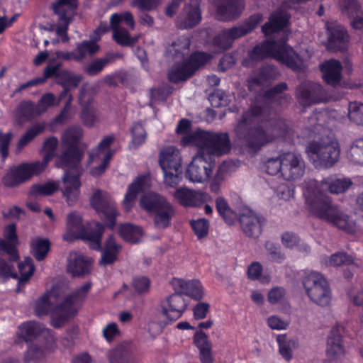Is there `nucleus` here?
<instances>
[{
  "mask_svg": "<svg viewBox=\"0 0 363 363\" xmlns=\"http://www.w3.org/2000/svg\"><path fill=\"white\" fill-rule=\"evenodd\" d=\"M352 184L350 179L335 176L323 178L320 182L315 179L310 180L306 184L303 194L311 213L348 233H354L355 223L334 205L330 197L324 193V190L328 189L331 194H342Z\"/></svg>",
  "mask_w": 363,
  "mask_h": 363,
  "instance_id": "obj_1",
  "label": "nucleus"
},
{
  "mask_svg": "<svg viewBox=\"0 0 363 363\" xmlns=\"http://www.w3.org/2000/svg\"><path fill=\"white\" fill-rule=\"evenodd\" d=\"M269 110V106L260 101L253 102L247 111L243 112L235 128L238 138L245 147L255 152L272 143L279 138H285L289 130L285 120L273 118L264 123L252 126V118L264 116Z\"/></svg>",
  "mask_w": 363,
  "mask_h": 363,
  "instance_id": "obj_2",
  "label": "nucleus"
},
{
  "mask_svg": "<svg viewBox=\"0 0 363 363\" xmlns=\"http://www.w3.org/2000/svg\"><path fill=\"white\" fill-rule=\"evenodd\" d=\"M90 203L104 223L96 221L88 224L77 239L88 241L91 249L100 250L102 249L101 241L105 227L111 230L115 228L118 212L116 202L108 194L101 190L94 193L90 199Z\"/></svg>",
  "mask_w": 363,
  "mask_h": 363,
  "instance_id": "obj_3",
  "label": "nucleus"
},
{
  "mask_svg": "<svg viewBox=\"0 0 363 363\" xmlns=\"http://www.w3.org/2000/svg\"><path fill=\"white\" fill-rule=\"evenodd\" d=\"M269 57L276 59L294 72H300L302 69V60L291 46L285 41L278 43L270 40H265L254 46L248 51L247 57L242 60V65L248 67L255 62H261Z\"/></svg>",
  "mask_w": 363,
  "mask_h": 363,
  "instance_id": "obj_4",
  "label": "nucleus"
},
{
  "mask_svg": "<svg viewBox=\"0 0 363 363\" xmlns=\"http://www.w3.org/2000/svg\"><path fill=\"white\" fill-rule=\"evenodd\" d=\"M83 157L84 151L80 147H62L55 161L57 167L65 169L62 177L65 184L63 195L69 206H72L79 196Z\"/></svg>",
  "mask_w": 363,
  "mask_h": 363,
  "instance_id": "obj_5",
  "label": "nucleus"
},
{
  "mask_svg": "<svg viewBox=\"0 0 363 363\" xmlns=\"http://www.w3.org/2000/svg\"><path fill=\"white\" fill-rule=\"evenodd\" d=\"M184 142H191L199 147V152L215 162L213 156H222L228 154L231 150V143L228 133L210 132L206 130H196L187 138Z\"/></svg>",
  "mask_w": 363,
  "mask_h": 363,
  "instance_id": "obj_6",
  "label": "nucleus"
},
{
  "mask_svg": "<svg viewBox=\"0 0 363 363\" xmlns=\"http://www.w3.org/2000/svg\"><path fill=\"white\" fill-rule=\"evenodd\" d=\"M306 152L315 168L327 169L338 161L340 147L336 139L327 135L308 143Z\"/></svg>",
  "mask_w": 363,
  "mask_h": 363,
  "instance_id": "obj_7",
  "label": "nucleus"
},
{
  "mask_svg": "<svg viewBox=\"0 0 363 363\" xmlns=\"http://www.w3.org/2000/svg\"><path fill=\"white\" fill-rule=\"evenodd\" d=\"M140 204L152 216L155 227L164 229L170 225L175 210L165 196L156 192H148L141 197Z\"/></svg>",
  "mask_w": 363,
  "mask_h": 363,
  "instance_id": "obj_8",
  "label": "nucleus"
},
{
  "mask_svg": "<svg viewBox=\"0 0 363 363\" xmlns=\"http://www.w3.org/2000/svg\"><path fill=\"white\" fill-rule=\"evenodd\" d=\"M262 21V15L257 13L250 16L239 26L221 30L213 37V45L220 51L230 49L235 40L251 33Z\"/></svg>",
  "mask_w": 363,
  "mask_h": 363,
  "instance_id": "obj_9",
  "label": "nucleus"
},
{
  "mask_svg": "<svg viewBox=\"0 0 363 363\" xmlns=\"http://www.w3.org/2000/svg\"><path fill=\"white\" fill-rule=\"evenodd\" d=\"M211 59L212 55L208 52L194 51L185 60L174 64L168 72V80L174 84L186 81Z\"/></svg>",
  "mask_w": 363,
  "mask_h": 363,
  "instance_id": "obj_10",
  "label": "nucleus"
},
{
  "mask_svg": "<svg viewBox=\"0 0 363 363\" xmlns=\"http://www.w3.org/2000/svg\"><path fill=\"white\" fill-rule=\"evenodd\" d=\"M303 285L313 302L320 306H326L330 303V289L326 279L320 273L311 272L304 277Z\"/></svg>",
  "mask_w": 363,
  "mask_h": 363,
  "instance_id": "obj_11",
  "label": "nucleus"
},
{
  "mask_svg": "<svg viewBox=\"0 0 363 363\" xmlns=\"http://www.w3.org/2000/svg\"><path fill=\"white\" fill-rule=\"evenodd\" d=\"M296 97L301 106L308 107L326 101L328 99V94L320 84L305 81L297 86Z\"/></svg>",
  "mask_w": 363,
  "mask_h": 363,
  "instance_id": "obj_12",
  "label": "nucleus"
},
{
  "mask_svg": "<svg viewBox=\"0 0 363 363\" xmlns=\"http://www.w3.org/2000/svg\"><path fill=\"white\" fill-rule=\"evenodd\" d=\"M214 167V161L207 159L203 153L198 151L189 164L185 177L192 182H203L211 177Z\"/></svg>",
  "mask_w": 363,
  "mask_h": 363,
  "instance_id": "obj_13",
  "label": "nucleus"
},
{
  "mask_svg": "<svg viewBox=\"0 0 363 363\" xmlns=\"http://www.w3.org/2000/svg\"><path fill=\"white\" fill-rule=\"evenodd\" d=\"M100 50L96 42L91 40H84L77 43L72 51L57 50L55 52L56 58L61 61H74L82 62L86 57H92Z\"/></svg>",
  "mask_w": 363,
  "mask_h": 363,
  "instance_id": "obj_14",
  "label": "nucleus"
},
{
  "mask_svg": "<svg viewBox=\"0 0 363 363\" xmlns=\"http://www.w3.org/2000/svg\"><path fill=\"white\" fill-rule=\"evenodd\" d=\"M281 177L287 181L301 178L305 172L304 162L299 154L285 152L281 155Z\"/></svg>",
  "mask_w": 363,
  "mask_h": 363,
  "instance_id": "obj_15",
  "label": "nucleus"
},
{
  "mask_svg": "<svg viewBox=\"0 0 363 363\" xmlns=\"http://www.w3.org/2000/svg\"><path fill=\"white\" fill-rule=\"evenodd\" d=\"M326 32L328 50L337 52L347 49L350 37L344 26L337 22L327 23Z\"/></svg>",
  "mask_w": 363,
  "mask_h": 363,
  "instance_id": "obj_16",
  "label": "nucleus"
},
{
  "mask_svg": "<svg viewBox=\"0 0 363 363\" xmlns=\"http://www.w3.org/2000/svg\"><path fill=\"white\" fill-rule=\"evenodd\" d=\"M36 176L29 162H23L11 167L1 179L2 184L8 188L17 187Z\"/></svg>",
  "mask_w": 363,
  "mask_h": 363,
  "instance_id": "obj_17",
  "label": "nucleus"
},
{
  "mask_svg": "<svg viewBox=\"0 0 363 363\" xmlns=\"http://www.w3.org/2000/svg\"><path fill=\"white\" fill-rule=\"evenodd\" d=\"M200 2L201 0H189L184 5L177 20V26L179 29L193 28L200 23L202 19Z\"/></svg>",
  "mask_w": 363,
  "mask_h": 363,
  "instance_id": "obj_18",
  "label": "nucleus"
},
{
  "mask_svg": "<svg viewBox=\"0 0 363 363\" xmlns=\"http://www.w3.org/2000/svg\"><path fill=\"white\" fill-rule=\"evenodd\" d=\"M16 229V224L14 223L6 225L4 228V239H0V251L9 256L10 262H16L20 259L17 247L19 240Z\"/></svg>",
  "mask_w": 363,
  "mask_h": 363,
  "instance_id": "obj_19",
  "label": "nucleus"
},
{
  "mask_svg": "<svg viewBox=\"0 0 363 363\" xmlns=\"http://www.w3.org/2000/svg\"><path fill=\"white\" fill-rule=\"evenodd\" d=\"M216 16L219 21H230L240 16L245 4L242 0H215Z\"/></svg>",
  "mask_w": 363,
  "mask_h": 363,
  "instance_id": "obj_20",
  "label": "nucleus"
},
{
  "mask_svg": "<svg viewBox=\"0 0 363 363\" xmlns=\"http://www.w3.org/2000/svg\"><path fill=\"white\" fill-rule=\"evenodd\" d=\"M173 196L179 204L185 207L200 206L211 199L207 193L186 187L177 189Z\"/></svg>",
  "mask_w": 363,
  "mask_h": 363,
  "instance_id": "obj_21",
  "label": "nucleus"
},
{
  "mask_svg": "<svg viewBox=\"0 0 363 363\" xmlns=\"http://www.w3.org/2000/svg\"><path fill=\"white\" fill-rule=\"evenodd\" d=\"M241 228L246 236L249 238H258L261 233L264 218L258 216L251 210L242 213L239 218Z\"/></svg>",
  "mask_w": 363,
  "mask_h": 363,
  "instance_id": "obj_22",
  "label": "nucleus"
},
{
  "mask_svg": "<svg viewBox=\"0 0 363 363\" xmlns=\"http://www.w3.org/2000/svg\"><path fill=\"white\" fill-rule=\"evenodd\" d=\"M166 303L167 306H162V314L172 321L179 319L187 307V302L180 292L169 295Z\"/></svg>",
  "mask_w": 363,
  "mask_h": 363,
  "instance_id": "obj_23",
  "label": "nucleus"
},
{
  "mask_svg": "<svg viewBox=\"0 0 363 363\" xmlns=\"http://www.w3.org/2000/svg\"><path fill=\"white\" fill-rule=\"evenodd\" d=\"M78 309L65 298L63 301L55 306L51 311V325L55 328H60L70 318H74Z\"/></svg>",
  "mask_w": 363,
  "mask_h": 363,
  "instance_id": "obj_24",
  "label": "nucleus"
},
{
  "mask_svg": "<svg viewBox=\"0 0 363 363\" xmlns=\"http://www.w3.org/2000/svg\"><path fill=\"white\" fill-rule=\"evenodd\" d=\"M322 77L325 84L333 87L339 85L342 79V66L341 62L335 59L325 60L320 65Z\"/></svg>",
  "mask_w": 363,
  "mask_h": 363,
  "instance_id": "obj_25",
  "label": "nucleus"
},
{
  "mask_svg": "<svg viewBox=\"0 0 363 363\" xmlns=\"http://www.w3.org/2000/svg\"><path fill=\"white\" fill-rule=\"evenodd\" d=\"M345 353V349L342 345V335L337 328H333L327 340V357L333 361L341 362Z\"/></svg>",
  "mask_w": 363,
  "mask_h": 363,
  "instance_id": "obj_26",
  "label": "nucleus"
},
{
  "mask_svg": "<svg viewBox=\"0 0 363 363\" xmlns=\"http://www.w3.org/2000/svg\"><path fill=\"white\" fill-rule=\"evenodd\" d=\"M159 163L162 170H174L182 169V157L177 148L168 146L161 150Z\"/></svg>",
  "mask_w": 363,
  "mask_h": 363,
  "instance_id": "obj_27",
  "label": "nucleus"
},
{
  "mask_svg": "<svg viewBox=\"0 0 363 363\" xmlns=\"http://www.w3.org/2000/svg\"><path fill=\"white\" fill-rule=\"evenodd\" d=\"M122 250V246L117 243L115 236L109 235L104 242L101 252V257L99 263L102 266L113 264L118 259V255Z\"/></svg>",
  "mask_w": 363,
  "mask_h": 363,
  "instance_id": "obj_28",
  "label": "nucleus"
},
{
  "mask_svg": "<svg viewBox=\"0 0 363 363\" xmlns=\"http://www.w3.org/2000/svg\"><path fill=\"white\" fill-rule=\"evenodd\" d=\"M175 282L177 283V286H179L180 289L179 292L182 296L185 295L196 301H200L205 296L204 288L199 280H184L178 279L175 280Z\"/></svg>",
  "mask_w": 363,
  "mask_h": 363,
  "instance_id": "obj_29",
  "label": "nucleus"
},
{
  "mask_svg": "<svg viewBox=\"0 0 363 363\" xmlns=\"http://www.w3.org/2000/svg\"><path fill=\"white\" fill-rule=\"evenodd\" d=\"M147 180V175L140 174L128 185L123 201V206L125 211L128 212L133 208L135 201L139 193L143 190Z\"/></svg>",
  "mask_w": 363,
  "mask_h": 363,
  "instance_id": "obj_30",
  "label": "nucleus"
},
{
  "mask_svg": "<svg viewBox=\"0 0 363 363\" xmlns=\"http://www.w3.org/2000/svg\"><path fill=\"white\" fill-rule=\"evenodd\" d=\"M342 13L350 19L351 26L354 29L363 30V17L358 16L360 6L357 0H340Z\"/></svg>",
  "mask_w": 363,
  "mask_h": 363,
  "instance_id": "obj_31",
  "label": "nucleus"
},
{
  "mask_svg": "<svg viewBox=\"0 0 363 363\" xmlns=\"http://www.w3.org/2000/svg\"><path fill=\"white\" fill-rule=\"evenodd\" d=\"M108 358L110 363H139V359L124 345H119L111 350Z\"/></svg>",
  "mask_w": 363,
  "mask_h": 363,
  "instance_id": "obj_32",
  "label": "nucleus"
},
{
  "mask_svg": "<svg viewBox=\"0 0 363 363\" xmlns=\"http://www.w3.org/2000/svg\"><path fill=\"white\" fill-rule=\"evenodd\" d=\"M67 235L65 239L75 240L84 229L82 217L77 212H72L67 216Z\"/></svg>",
  "mask_w": 363,
  "mask_h": 363,
  "instance_id": "obj_33",
  "label": "nucleus"
},
{
  "mask_svg": "<svg viewBox=\"0 0 363 363\" xmlns=\"http://www.w3.org/2000/svg\"><path fill=\"white\" fill-rule=\"evenodd\" d=\"M51 242L48 238L35 237L30 240V252L38 261L44 260L50 250Z\"/></svg>",
  "mask_w": 363,
  "mask_h": 363,
  "instance_id": "obj_34",
  "label": "nucleus"
},
{
  "mask_svg": "<svg viewBox=\"0 0 363 363\" xmlns=\"http://www.w3.org/2000/svg\"><path fill=\"white\" fill-rule=\"evenodd\" d=\"M43 332L40 325L35 321H27L18 326V337L26 342H31Z\"/></svg>",
  "mask_w": 363,
  "mask_h": 363,
  "instance_id": "obj_35",
  "label": "nucleus"
},
{
  "mask_svg": "<svg viewBox=\"0 0 363 363\" xmlns=\"http://www.w3.org/2000/svg\"><path fill=\"white\" fill-rule=\"evenodd\" d=\"M289 23V18L281 13H273L270 16L269 21L262 26V32L268 35L279 32L286 28Z\"/></svg>",
  "mask_w": 363,
  "mask_h": 363,
  "instance_id": "obj_36",
  "label": "nucleus"
},
{
  "mask_svg": "<svg viewBox=\"0 0 363 363\" xmlns=\"http://www.w3.org/2000/svg\"><path fill=\"white\" fill-rule=\"evenodd\" d=\"M91 263L82 255L69 259L67 272L72 277H83L90 273Z\"/></svg>",
  "mask_w": 363,
  "mask_h": 363,
  "instance_id": "obj_37",
  "label": "nucleus"
},
{
  "mask_svg": "<svg viewBox=\"0 0 363 363\" xmlns=\"http://www.w3.org/2000/svg\"><path fill=\"white\" fill-rule=\"evenodd\" d=\"M15 115L18 122H23L30 121L40 114H38V108L32 101H22L17 106Z\"/></svg>",
  "mask_w": 363,
  "mask_h": 363,
  "instance_id": "obj_38",
  "label": "nucleus"
},
{
  "mask_svg": "<svg viewBox=\"0 0 363 363\" xmlns=\"http://www.w3.org/2000/svg\"><path fill=\"white\" fill-rule=\"evenodd\" d=\"M279 72L277 69L272 65H262L257 71L255 76L251 77L250 82L260 86L264 83L274 79Z\"/></svg>",
  "mask_w": 363,
  "mask_h": 363,
  "instance_id": "obj_39",
  "label": "nucleus"
},
{
  "mask_svg": "<svg viewBox=\"0 0 363 363\" xmlns=\"http://www.w3.org/2000/svg\"><path fill=\"white\" fill-rule=\"evenodd\" d=\"M120 236L128 242L138 243L143 235L141 228L130 223L121 224L118 228Z\"/></svg>",
  "mask_w": 363,
  "mask_h": 363,
  "instance_id": "obj_40",
  "label": "nucleus"
},
{
  "mask_svg": "<svg viewBox=\"0 0 363 363\" xmlns=\"http://www.w3.org/2000/svg\"><path fill=\"white\" fill-rule=\"evenodd\" d=\"M84 135L83 130L79 127L67 128L62 136V147H79V143Z\"/></svg>",
  "mask_w": 363,
  "mask_h": 363,
  "instance_id": "obj_41",
  "label": "nucleus"
},
{
  "mask_svg": "<svg viewBox=\"0 0 363 363\" xmlns=\"http://www.w3.org/2000/svg\"><path fill=\"white\" fill-rule=\"evenodd\" d=\"M91 282L84 283L65 297L67 302H69L74 307L81 306L91 290Z\"/></svg>",
  "mask_w": 363,
  "mask_h": 363,
  "instance_id": "obj_42",
  "label": "nucleus"
},
{
  "mask_svg": "<svg viewBox=\"0 0 363 363\" xmlns=\"http://www.w3.org/2000/svg\"><path fill=\"white\" fill-rule=\"evenodd\" d=\"M45 126L44 123H36L28 128L26 133L19 139L17 143V149L18 150L23 149L36 136L42 133L45 130Z\"/></svg>",
  "mask_w": 363,
  "mask_h": 363,
  "instance_id": "obj_43",
  "label": "nucleus"
},
{
  "mask_svg": "<svg viewBox=\"0 0 363 363\" xmlns=\"http://www.w3.org/2000/svg\"><path fill=\"white\" fill-rule=\"evenodd\" d=\"M77 7V0H57L52 4V9L57 16H72Z\"/></svg>",
  "mask_w": 363,
  "mask_h": 363,
  "instance_id": "obj_44",
  "label": "nucleus"
},
{
  "mask_svg": "<svg viewBox=\"0 0 363 363\" xmlns=\"http://www.w3.org/2000/svg\"><path fill=\"white\" fill-rule=\"evenodd\" d=\"M216 207L219 215L228 225H232L235 219L236 215L230 208L227 201L222 196L216 200Z\"/></svg>",
  "mask_w": 363,
  "mask_h": 363,
  "instance_id": "obj_45",
  "label": "nucleus"
},
{
  "mask_svg": "<svg viewBox=\"0 0 363 363\" xmlns=\"http://www.w3.org/2000/svg\"><path fill=\"white\" fill-rule=\"evenodd\" d=\"M82 80V77L79 74H74L68 69L61 70L60 77L57 84L62 87H66L70 89L71 87L76 88Z\"/></svg>",
  "mask_w": 363,
  "mask_h": 363,
  "instance_id": "obj_46",
  "label": "nucleus"
},
{
  "mask_svg": "<svg viewBox=\"0 0 363 363\" xmlns=\"http://www.w3.org/2000/svg\"><path fill=\"white\" fill-rule=\"evenodd\" d=\"M35 269L34 262L30 257H25L24 260L18 264L20 274L19 283L23 284L28 281Z\"/></svg>",
  "mask_w": 363,
  "mask_h": 363,
  "instance_id": "obj_47",
  "label": "nucleus"
},
{
  "mask_svg": "<svg viewBox=\"0 0 363 363\" xmlns=\"http://www.w3.org/2000/svg\"><path fill=\"white\" fill-rule=\"evenodd\" d=\"M130 133L132 135L131 143L135 148H138L140 145L145 143L147 138V133L140 122H135L133 123L130 128Z\"/></svg>",
  "mask_w": 363,
  "mask_h": 363,
  "instance_id": "obj_48",
  "label": "nucleus"
},
{
  "mask_svg": "<svg viewBox=\"0 0 363 363\" xmlns=\"http://www.w3.org/2000/svg\"><path fill=\"white\" fill-rule=\"evenodd\" d=\"M58 189V184L56 182H46L43 184H33L30 189V194L35 196H50L53 194Z\"/></svg>",
  "mask_w": 363,
  "mask_h": 363,
  "instance_id": "obj_49",
  "label": "nucleus"
},
{
  "mask_svg": "<svg viewBox=\"0 0 363 363\" xmlns=\"http://www.w3.org/2000/svg\"><path fill=\"white\" fill-rule=\"evenodd\" d=\"M353 263V257L347 253L342 252H338L331 255L327 261V265L335 267L342 265H350Z\"/></svg>",
  "mask_w": 363,
  "mask_h": 363,
  "instance_id": "obj_50",
  "label": "nucleus"
},
{
  "mask_svg": "<svg viewBox=\"0 0 363 363\" xmlns=\"http://www.w3.org/2000/svg\"><path fill=\"white\" fill-rule=\"evenodd\" d=\"M348 157L355 164H363V138L355 140L349 151Z\"/></svg>",
  "mask_w": 363,
  "mask_h": 363,
  "instance_id": "obj_51",
  "label": "nucleus"
},
{
  "mask_svg": "<svg viewBox=\"0 0 363 363\" xmlns=\"http://www.w3.org/2000/svg\"><path fill=\"white\" fill-rule=\"evenodd\" d=\"M113 39L121 46H132L136 42V39L131 37L129 32L124 28L113 30Z\"/></svg>",
  "mask_w": 363,
  "mask_h": 363,
  "instance_id": "obj_52",
  "label": "nucleus"
},
{
  "mask_svg": "<svg viewBox=\"0 0 363 363\" xmlns=\"http://www.w3.org/2000/svg\"><path fill=\"white\" fill-rule=\"evenodd\" d=\"M109 62V59L106 57L97 58L85 66L84 72L89 76H96L104 70Z\"/></svg>",
  "mask_w": 363,
  "mask_h": 363,
  "instance_id": "obj_53",
  "label": "nucleus"
},
{
  "mask_svg": "<svg viewBox=\"0 0 363 363\" xmlns=\"http://www.w3.org/2000/svg\"><path fill=\"white\" fill-rule=\"evenodd\" d=\"M348 117L354 123L363 125V104L350 102L348 106Z\"/></svg>",
  "mask_w": 363,
  "mask_h": 363,
  "instance_id": "obj_54",
  "label": "nucleus"
},
{
  "mask_svg": "<svg viewBox=\"0 0 363 363\" xmlns=\"http://www.w3.org/2000/svg\"><path fill=\"white\" fill-rule=\"evenodd\" d=\"M72 16H58V23L56 28V33L58 36L61 37L63 43H67L69 40L67 30L69 25L72 21Z\"/></svg>",
  "mask_w": 363,
  "mask_h": 363,
  "instance_id": "obj_55",
  "label": "nucleus"
},
{
  "mask_svg": "<svg viewBox=\"0 0 363 363\" xmlns=\"http://www.w3.org/2000/svg\"><path fill=\"white\" fill-rule=\"evenodd\" d=\"M79 116L82 123L89 128L93 127L97 120L95 108L89 105L82 108Z\"/></svg>",
  "mask_w": 363,
  "mask_h": 363,
  "instance_id": "obj_56",
  "label": "nucleus"
},
{
  "mask_svg": "<svg viewBox=\"0 0 363 363\" xmlns=\"http://www.w3.org/2000/svg\"><path fill=\"white\" fill-rule=\"evenodd\" d=\"M13 138L11 131L4 133L0 130V157L2 162H5L9 156V146Z\"/></svg>",
  "mask_w": 363,
  "mask_h": 363,
  "instance_id": "obj_57",
  "label": "nucleus"
},
{
  "mask_svg": "<svg viewBox=\"0 0 363 363\" xmlns=\"http://www.w3.org/2000/svg\"><path fill=\"white\" fill-rule=\"evenodd\" d=\"M52 303L48 294H45L38 298L35 303V314L40 317L48 315L51 309Z\"/></svg>",
  "mask_w": 363,
  "mask_h": 363,
  "instance_id": "obj_58",
  "label": "nucleus"
},
{
  "mask_svg": "<svg viewBox=\"0 0 363 363\" xmlns=\"http://www.w3.org/2000/svg\"><path fill=\"white\" fill-rule=\"evenodd\" d=\"M191 226L198 239H202L207 236L209 228L208 220L205 218H200L196 220H193L191 221Z\"/></svg>",
  "mask_w": 363,
  "mask_h": 363,
  "instance_id": "obj_59",
  "label": "nucleus"
},
{
  "mask_svg": "<svg viewBox=\"0 0 363 363\" xmlns=\"http://www.w3.org/2000/svg\"><path fill=\"white\" fill-rule=\"evenodd\" d=\"M279 345V352L282 357L286 361H289L292 358V350L291 342L287 340L286 335H279L277 337Z\"/></svg>",
  "mask_w": 363,
  "mask_h": 363,
  "instance_id": "obj_60",
  "label": "nucleus"
},
{
  "mask_svg": "<svg viewBox=\"0 0 363 363\" xmlns=\"http://www.w3.org/2000/svg\"><path fill=\"white\" fill-rule=\"evenodd\" d=\"M45 155L42 161H35L33 162H29L35 175H39L42 173L47 167L48 163L55 156V153L53 152L44 151Z\"/></svg>",
  "mask_w": 363,
  "mask_h": 363,
  "instance_id": "obj_61",
  "label": "nucleus"
},
{
  "mask_svg": "<svg viewBox=\"0 0 363 363\" xmlns=\"http://www.w3.org/2000/svg\"><path fill=\"white\" fill-rule=\"evenodd\" d=\"M164 174V182L166 185L175 187L177 186L182 179V170L178 169L174 170H162Z\"/></svg>",
  "mask_w": 363,
  "mask_h": 363,
  "instance_id": "obj_62",
  "label": "nucleus"
},
{
  "mask_svg": "<svg viewBox=\"0 0 363 363\" xmlns=\"http://www.w3.org/2000/svg\"><path fill=\"white\" fill-rule=\"evenodd\" d=\"M264 167L266 172L269 175H277V174L281 175V155L277 157L268 159L264 163Z\"/></svg>",
  "mask_w": 363,
  "mask_h": 363,
  "instance_id": "obj_63",
  "label": "nucleus"
},
{
  "mask_svg": "<svg viewBox=\"0 0 363 363\" xmlns=\"http://www.w3.org/2000/svg\"><path fill=\"white\" fill-rule=\"evenodd\" d=\"M193 342L199 351L203 350V349H212V343L208 340V335L201 330L196 331L194 333Z\"/></svg>",
  "mask_w": 363,
  "mask_h": 363,
  "instance_id": "obj_64",
  "label": "nucleus"
}]
</instances>
